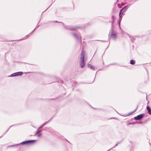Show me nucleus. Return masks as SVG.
Masks as SVG:
<instances>
[{
	"instance_id": "f257e3e1",
	"label": "nucleus",
	"mask_w": 151,
	"mask_h": 151,
	"mask_svg": "<svg viewBox=\"0 0 151 151\" xmlns=\"http://www.w3.org/2000/svg\"><path fill=\"white\" fill-rule=\"evenodd\" d=\"M85 52L82 49L81 52L80 57V65L82 68H83L85 65L84 60H85Z\"/></svg>"
},
{
	"instance_id": "f03ea898",
	"label": "nucleus",
	"mask_w": 151,
	"mask_h": 151,
	"mask_svg": "<svg viewBox=\"0 0 151 151\" xmlns=\"http://www.w3.org/2000/svg\"><path fill=\"white\" fill-rule=\"evenodd\" d=\"M35 142H21L18 144H15L8 146L7 148L14 147L17 146L18 145H26L28 146L33 145Z\"/></svg>"
},
{
	"instance_id": "7ed1b4c3",
	"label": "nucleus",
	"mask_w": 151,
	"mask_h": 151,
	"mask_svg": "<svg viewBox=\"0 0 151 151\" xmlns=\"http://www.w3.org/2000/svg\"><path fill=\"white\" fill-rule=\"evenodd\" d=\"M128 8V6H125L124 7L122 8L121 9L119 14V17L120 18H121V17L122 16V14H123V12H122V11L124 10V11H125Z\"/></svg>"
},
{
	"instance_id": "20e7f679",
	"label": "nucleus",
	"mask_w": 151,
	"mask_h": 151,
	"mask_svg": "<svg viewBox=\"0 0 151 151\" xmlns=\"http://www.w3.org/2000/svg\"><path fill=\"white\" fill-rule=\"evenodd\" d=\"M144 114H141L134 117V119L136 120H139L141 119L144 116Z\"/></svg>"
},
{
	"instance_id": "39448f33",
	"label": "nucleus",
	"mask_w": 151,
	"mask_h": 151,
	"mask_svg": "<svg viewBox=\"0 0 151 151\" xmlns=\"http://www.w3.org/2000/svg\"><path fill=\"white\" fill-rule=\"evenodd\" d=\"M23 74V73L22 72H18L12 74L11 76L12 77L15 76L19 75H21Z\"/></svg>"
},
{
	"instance_id": "423d86ee",
	"label": "nucleus",
	"mask_w": 151,
	"mask_h": 151,
	"mask_svg": "<svg viewBox=\"0 0 151 151\" xmlns=\"http://www.w3.org/2000/svg\"><path fill=\"white\" fill-rule=\"evenodd\" d=\"M111 37L114 39H115L116 37V34L114 32L113 30H112L111 32Z\"/></svg>"
},
{
	"instance_id": "0eeeda50",
	"label": "nucleus",
	"mask_w": 151,
	"mask_h": 151,
	"mask_svg": "<svg viewBox=\"0 0 151 151\" xmlns=\"http://www.w3.org/2000/svg\"><path fill=\"white\" fill-rule=\"evenodd\" d=\"M147 110L149 113L150 114H151V109L150 108V107H149L148 106H147Z\"/></svg>"
},
{
	"instance_id": "6e6552de",
	"label": "nucleus",
	"mask_w": 151,
	"mask_h": 151,
	"mask_svg": "<svg viewBox=\"0 0 151 151\" xmlns=\"http://www.w3.org/2000/svg\"><path fill=\"white\" fill-rule=\"evenodd\" d=\"M36 135L38 137H40L41 135L40 132L39 130H38L37 132Z\"/></svg>"
},
{
	"instance_id": "1a4fd4ad",
	"label": "nucleus",
	"mask_w": 151,
	"mask_h": 151,
	"mask_svg": "<svg viewBox=\"0 0 151 151\" xmlns=\"http://www.w3.org/2000/svg\"><path fill=\"white\" fill-rule=\"evenodd\" d=\"M88 66L90 68L93 70H95V68L94 66L91 65H89Z\"/></svg>"
},
{
	"instance_id": "9d476101",
	"label": "nucleus",
	"mask_w": 151,
	"mask_h": 151,
	"mask_svg": "<svg viewBox=\"0 0 151 151\" xmlns=\"http://www.w3.org/2000/svg\"><path fill=\"white\" fill-rule=\"evenodd\" d=\"M130 63L132 65H134L135 64V61L133 60H132L130 61Z\"/></svg>"
},
{
	"instance_id": "9b49d317",
	"label": "nucleus",
	"mask_w": 151,
	"mask_h": 151,
	"mask_svg": "<svg viewBox=\"0 0 151 151\" xmlns=\"http://www.w3.org/2000/svg\"><path fill=\"white\" fill-rule=\"evenodd\" d=\"M36 140H29L26 141H24L23 142H36Z\"/></svg>"
},
{
	"instance_id": "f8f14e48",
	"label": "nucleus",
	"mask_w": 151,
	"mask_h": 151,
	"mask_svg": "<svg viewBox=\"0 0 151 151\" xmlns=\"http://www.w3.org/2000/svg\"><path fill=\"white\" fill-rule=\"evenodd\" d=\"M119 143H117V144H116L114 147H112L111 148V149H110L109 150H107V151H110V150H111V149H112L113 148H114L116 146H117L118 145V144H119Z\"/></svg>"
},
{
	"instance_id": "ddd939ff",
	"label": "nucleus",
	"mask_w": 151,
	"mask_h": 151,
	"mask_svg": "<svg viewBox=\"0 0 151 151\" xmlns=\"http://www.w3.org/2000/svg\"><path fill=\"white\" fill-rule=\"evenodd\" d=\"M77 28H78V27L71 28H70V29L71 30H75Z\"/></svg>"
},
{
	"instance_id": "4468645a",
	"label": "nucleus",
	"mask_w": 151,
	"mask_h": 151,
	"mask_svg": "<svg viewBox=\"0 0 151 151\" xmlns=\"http://www.w3.org/2000/svg\"><path fill=\"white\" fill-rule=\"evenodd\" d=\"M73 36L76 37V38H77V36L76 34H73Z\"/></svg>"
},
{
	"instance_id": "2eb2a0df",
	"label": "nucleus",
	"mask_w": 151,
	"mask_h": 151,
	"mask_svg": "<svg viewBox=\"0 0 151 151\" xmlns=\"http://www.w3.org/2000/svg\"><path fill=\"white\" fill-rule=\"evenodd\" d=\"M47 122H45V123L44 124H43L42 125V126H44V125H45V124H46L47 123Z\"/></svg>"
},
{
	"instance_id": "dca6fc26",
	"label": "nucleus",
	"mask_w": 151,
	"mask_h": 151,
	"mask_svg": "<svg viewBox=\"0 0 151 151\" xmlns=\"http://www.w3.org/2000/svg\"><path fill=\"white\" fill-rule=\"evenodd\" d=\"M114 16H112V19H114Z\"/></svg>"
},
{
	"instance_id": "f3484780",
	"label": "nucleus",
	"mask_w": 151,
	"mask_h": 151,
	"mask_svg": "<svg viewBox=\"0 0 151 151\" xmlns=\"http://www.w3.org/2000/svg\"><path fill=\"white\" fill-rule=\"evenodd\" d=\"M120 23L119 22V25H120Z\"/></svg>"
},
{
	"instance_id": "a211bd4d",
	"label": "nucleus",
	"mask_w": 151,
	"mask_h": 151,
	"mask_svg": "<svg viewBox=\"0 0 151 151\" xmlns=\"http://www.w3.org/2000/svg\"><path fill=\"white\" fill-rule=\"evenodd\" d=\"M113 22H112V25H113Z\"/></svg>"
},
{
	"instance_id": "6ab92c4d",
	"label": "nucleus",
	"mask_w": 151,
	"mask_h": 151,
	"mask_svg": "<svg viewBox=\"0 0 151 151\" xmlns=\"http://www.w3.org/2000/svg\"><path fill=\"white\" fill-rule=\"evenodd\" d=\"M137 108H136V110H137Z\"/></svg>"
},
{
	"instance_id": "aec40b11",
	"label": "nucleus",
	"mask_w": 151,
	"mask_h": 151,
	"mask_svg": "<svg viewBox=\"0 0 151 151\" xmlns=\"http://www.w3.org/2000/svg\"><path fill=\"white\" fill-rule=\"evenodd\" d=\"M137 108H136V110H137Z\"/></svg>"
},
{
	"instance_id": "412c9836",
	"label": "nucleus",
	"mask_w": 151,
	"mask_h": 151,
	"mask_svg": "<svg viewBox=\"0 0 151 151\" xmlns=\"http://www.w3.org/2000/svg\"><path fill=\"white\" fill-rule=\"evenodd\" d=\"M131 151V150H130V151Z\"/></svg>"
},
{
	"instance_id": "4be33fe9",
	"label": "nucleus",
	"mask_w": 151,
	"mask_h": 151,
	"mask_svg": "<svg viewBox=\"0 0 151 151\" xmlns=\"http://www.w3.org/2000/svg\"><path fill=\"white\" fill-rule=\"evenodd\" d=\"M150 151H151V150H150Z\"/></svg>"
}]
</instances>
